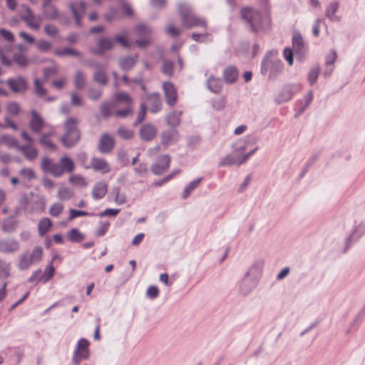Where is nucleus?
Listing matches in <instances>:
<instances>
[{
	"mask_svg": "<svg viewBox=\"0 0 365 365\" xmlns=\"http://www.w3.org/2000/svg\"><path fill=\"white\" fill-rule=\"evenodd\" d=\"M162 71L164 74L171 76L173 74V63L170 61H165L163 64Z\"/></svg>",
	"mask_w": 365,
	"mask_h": 365,
	"instance_id": "603ef678",
	"label": "nucleus"
},
{
	"mask_svg": "<svg viewBox=\"0 0 365 365\" xmlns=\"http://www.w3.org/2000/svg\"><path fill=\"white\" fill-rule=\"evenodd\" d=\"M148 106L150 110L153 113L160 110L162 108V103L160 95L158 93H153L149 96Z\"/></svg>",
	"mask_w": 365,
	"mask_h": 365,
	"instance_id": "5701e85b",
	"label": "nucleus"
},
{
	"mask_svg": "<svg viewBox=\"0 0 365 365\" xmlns=\"http://www.w3.org/2000/svg\"><path fill=\"white\" fill-rule=\"evenodd\" d=\"M140 135L145 140H151L156 135V129L153 125H145L140 130Z\"/></svg>",
	"mask_w": 365,
	"mask_h": 365,
	"instance_id": "393cba45",
	"label": "nucleus"
},
{
	"mask_svg": "<svg viewBox=\"0 0 365 365\" xmlns=\"http://www.w3.org/2000/svg\"><path fill=\"white\" fill-rule=\"evenodd\" d=\"M46 122L43 118L37 113L36 110H32L31 112V120L29 121V127L31 130L36 133H40L46 126Z\"/></svg>",
	"mask_w": 365,
	"mask_h": 365,
	"instance_id": "ddd939ff",
	"label": "nucleus"
},
{
	"mask_svg": "<svg viewBox=\"0 0 365 365\" xmlns=\"http://www.w3.org/2000/svg\"><path fill=\"white\" fill-rule=\"evenodd\" d=\"M56 56H63V55H71L74 56H80V53L76 50L70 48H66L63 50H56L54 53Z\"/></svg>",
	"mask_w": 365,
	"mask_h": 365,
	"instance_id": "5fc2aeb1",
	"label": "nucleus"
},
{
	"mask_svg": "<svg viewBox=\"0 0 365 365\" xmlns=\"http://www.w3.org/2000/svg\"><path fill=\"white\" fill-rule=\"evenodd\" d=\"M128 34L124 33L123 34H119L115 36V41L120 43L123 47L128 48L130 46L129 41L128 40Z\"/></svg>",
	"mask_w": 365,
	"mask_h": 365,
	"instance_id": "6e6d98bb",
	"label": "nucleus"
},
{
	"mask_svg": "<svg viewBox=\"0 0 365 365\" xmlns=\"http://www.w3.org/2000/svg\"><path fill=\"white\" fill-rule=\"evenodd\" d=\"M118 107L117 101L115 103H104L101 106V111L105 118L114 115L113 110Z\"/></svg>",
	"mask_w": 365,
	"mask_h": 365,
	"instance_id": "c85d7f7f",
	"label": "nucleus"
},
{
	"mask_svg": "<svg viewBox=\"0 0 365 365\" xmlns=\"http://www.w3.org/2000/svg\"><path fill=\"white\" fill-rule=\"evenodd\" d=\"M63 208L62 203H53L49 209V214L53 217H58L63 212Z\"/></svg>",
	"mask_w": 365,
	"mask_h": 365,
	"instance_id": "a18cd8bd",
	"label": "nucleus"
},
{
	"mask_svg": "<svg viewBox=\"0 0 365 365\" xmlns=\"http://www.w3.org/2000/svg\"><path fill=\"white\" fill-rule=\"evenodd\" d=\"M94 81L102 84L106 85L108 82V77L103 70L98 69L94 75Z\"/></svg>",
	"mask_w": 365,
	"mask_h": 365,
	"instance_id": "49530a36",
	"label": "nucleus"
},
{
	"mask_svg": "<svg viewBox=\"0 0 365 365\" xmlns=\"http://www.w3.org/2000/svg\"><path fill=\"white\" fill-rule=\"evenodd\" d=\"M41 168L43 171L49 173L54 177H60L63 174L61 163H57L48 158H43L41 161Z\"/></svg>",
	"mask_w": 365,
	"mask_h": 365,
	"instance_id": "1a4fd4ad",
	"label": "nucleus"
},
{
	"mask_svg": "<svg viewBox=\"0 0 365 365\" xmlns=\"http://www.w3.org/2000/svg\"><path fill=\"white\" fill-rule=\"evenodd\" d=\"M240 14L242 19L250 25L252 31H257L260 29L262 16L258 11L250 7H244L242 9Z\"/></svg>",
	"mask_w": 365,
	"mask_h": 365,
	"instance_id": "39448f33",
	"label": "nucleus"
},
{
	"mask_svg": "<svg viewBox=\"0 0 365 365\" xmlns=\"http://www.w3.org/2000/svg\"><path fill=\"white\" fill-rule=\"evenodd\" d=\"M73 196V192L66 187H61L58 190V197L62 200H68Z\"/></svg>",
	"mask_w": 365,
	"mask_h": 365,
	"instance_id": "de8ad7c7",
	"label": "nucleus"
},
{
	"mask_svg": "<svg viewBox=\"0 0 365 365\" xmlns=\"http://www.w3.org/2000/svg\"><path fill=\"white\" fill-rule=\"evenodd\" d=\"M36 46L39 51L46 52L51 48V44L48 41L41 39L36 43Z\"/></svg>",
	"mask_w": 365,
	"mask_h": 365,
	"instance_id": "4d7b16f0",
	"label": "nucleus"
},
{
	"mask_svg": "<svg viewBox=\"0 0 365 365\" xmlns=\"http://www.w3.org/2000/svg\"><path fill=\"white\" fill-rule=\"evenodd\" d=\"M113 146L114 140L110 135L105 133L101 135L98 144V148L101 153H109L113 149Z\"/></svg>",
	"mask_w": 365,
	"mask_h": 365,
	"instance_id": "a211bd4d",
	"label": "nucleus"
},
{
	"mask_svg": "<svg viewBox=\"0 0 365 365\" xmlns=\"http://www.w3.org/2000/svg\"><path fill=\"white\" fill-rule=\"evenodd\" d=\"M337 53L336 51L333 50L326 57L325 64L327 66L333 65L336 60Z\"/></svg>",
	"mask_w": 365,
	"mask_h": 365,
	"instance_id": "338daca9",
	"label": "nucleus"
},
{
	"mask_svg": "<svg viewBox=\"0 0 365 365\" xmlns=\"http://www.w3.org/2000/svg\"><path fill=\"white\" fill-rule=\"evenodd\" d=\"M201 180L202 178H200L189 183L185 188V190L182 194V197L184 199L187 198L190 195V194L200 185Z\"/></svg>",
	"mask_w": 365,
	"mask_h": 365,
	"instance_id": "37998d69",
	"label": "nucleus"
},
{
	"mask_svg": "<svg viewBox=\"0 0 365 365\" xmlns=\"http://www.w3.org/2000/svg\"><path fill=\"white\" fill-rule=\"evenodd\" d=\"M7 113L13 116H16L19 113L20 106L17 103L10 102L6 106Z\"/></svg>",
	"mask_w": 365,
	"mask_h": 365,
	"instance_id": "3c124183",
	"label": "nucleus"
},
{
	"mask_svg": "<svg viewBox=\"0 0 365 365\" xmlns=\"http://www.w3.org/2000/svg\"><path fill=\"white\" fill-rule=\"evenodd\" d=\"M178 11L180 16L182 24L185 28L194 27L206 29L207 23L205 19L195 14L193 9L186 3H180L178 6Z\"/></svg>",
	"mask_w": 365,
	"mask_h": 365,
	"instance_id": "f257e3e1",
	"label": "nucleus"
},
{
	"mask_svg": "<svg viewBox=\"0 0 365 365\" xmlns=\"http://www.w3.org/2000/svg\"><path fill=\"white\" fill-rule=\"evenodd\" d=\"M115 98L117 101L118 107L121 104L124 103L125 108L121 110H118L114 112V115L118 118H125L133 113V99L126 93H117Z\"/></svg>",
	"mask_w": 365,
	"mask_h": 365,
	"instance_id": "20e7f679",
	"label": "nucleus"
},
{
	"mask_svg": "<svg viewBox=\"0 0 365 365\" xmlns=\"http://www.w3.org/2000/svg\"><path fill=\"white\" fill-rule=\"evenodd\" d=\"M56 257L54 256L52 260L50 262L49 264L45 268L44 275L46 277V280L48 282L51 279H52L55 274V269L53 265V262L55 259Z\"/></svg>",
	"mask_w": 365,
	"mask_h": 365,
	"instance_id": "8fccbe9b",
	"label": "nucleus"
},
{
	"mask_svg": "<svg viewBox=\"0 0 365 365\" xmlns=\"http://www.w3.org/2000/svg\"><path fill=\"white\" fill-rule=\"evenodd\" d=\"M282 68V63L280 61L277 62H272L269 60H265L263 61L262 65L261 71L262 73L266 74L267 71H270V77L274 76L277 73L281 71Z\"/></svg>",
	"mask_w": 365,
	"mask_h": 365,
	"instance_id": "2eb2a0df",
	"label": "nucleus"
},
{
	"mask_svg": "<svg viewBox=\"0 0 365 365\" xmlns=\"http://www.w3.org/2000/svg\"><path fill=\"white\" fill-rule=\"evenodd\" d=\"M338 9L339 4L337 2L331 3L326 11L327 17L332 21H339V18L336 16Z\"/></svg>",
	"mask_w": 365,
	"mask_h": 365,
	"instance_id": "f704fd0d",
	"label": "nucleus"
},
{
	"mask_svg": "<svg viewBox=\"0 0 365 365\" xmlns=\"http://www.w3.org/2000/svg\"><path fill=\"white\" fill-rule=\"evenodd\" d=\"M283 56L285 60L289 63V66L293 64V51L289 48H284Z\"/></svg>",
	"mask_w": 365,
	"mask_h": 365,
	"instance_id": "69168bd1",
	"label": "nucleus"
},
{
	"mask_svg": "<svg viewBox=\"0 0 365 365\" xmlns=\"http://www.w3.org/2000/svg\"><path fill=\"white\" fill-rule=\"evenodd\" d=\"M88 215V213L87 212L71 209L69 211L68 220H72L76 217L87 216Z\"/></svg>",
	"mask_w": 365,
	"mask_h": 365,
	"instance_id": "bf43d9fd",
	"label": "nucleus"
},
{
	"mask_svg": "<svg viewBox=\"0 0 365 365\" xmlns=\"http://www.w3.org/2000/svg\"><path fill=\"white\" fill-rule=\"evenodd\" d=\"M78 120L76 118H69L64 123L65 133L61 138L62 144L66 148L73 146L80 139V132L77 128Z\"/></svg>",
	"mask_w": 365,
	"mask_h": 365,
	"instance_id": "f03ea898",
	"label": "nucleus"
},
{
	"mask_svg": "<svg viewBox=\"0 0 365 365\" xmlns=\"http://www.w3.org/2000/svg\"><path fill=\"white\" fill-rule=\"evenodd\" d=\"M163 89L167 104L173 106L178 101L177 89L174 84L169 81L165 82L163 84Z\"/></svg>",
	"mask_w": 365,
	"mask_h": 365,
	"instance_id": "9b49d317",
	"label": "nucleus"
},
{
	"mask_svg": "<svg viewBox=\"0 0 365 365\" xmlns=\"http://www.w3.org/2000/svg\"><path fill=\"white\" fill-rule=\"evenodd\" d=\"M108 192V185L106 182L100 181L96 182L92 190V197L95 200H100L104 197Z\"/></svg>",
	"mask_w": 365,
	"mask_h": 365,
	"instance_id": "412c9836",
	"label": "nucleus"
},
{
	"mask_svg": "<svg viewBox=\"0 0 365 365\" xmlns=\"http://www.w3.org/2000/svg\"><path fill=\"white\" fill-rule=\"evenodd\" d=\"M56 135V133L55 130L52 129L48 133L43 134L39 139V142L44 148L47 149L52 150H56L57 148L56 145L52 140L53 137H55Z\"/></svg>",
	"mask_w": 365,
	"mask_h": 365,
	"instance_id": "aec40b11",
	"label": "nucleus"
},
{
	"mask_svg": "<svg viewBox=\"0 0 365 365\" xmlns=\"http://www.w3.org/2000/svg\"><path fill=\"white\" fill-rule=\"evenodd\" d=\"M180 173V170H176L172 173V174L168 175L167 177L164 178L163 180L156 181L153 182L154 186H161L164 183H166L170 180H171L175 175H178Z\"/></svg>",
	"mask_w": 365,
	"mask_h": 365,
	"instance_id": "052dcab7",
	"label": "nucleus"
},
{
	"mask_svg": "<svg viewBox=\"0 0 365 365\" xmlns=\"http://www.w3.org/2000/svg\"><path fill=\"white\" fill-rule=\"evenodd\" d=\"M34 88H35V93L38 96H43L46 94V90L43 88L41 82L38 79H35L34 81Z\"/></svg>",
	"mask_w": 365,
	"mask_h": 365,
	"instance_id": "e2e57ef3",
	"label": "nucleus"
},
{
	"mask_svg": "<svg viewBox=\"0 0 365 365\" xmlns=\"http://www.w3.org/2000/svg\"><path fill=\"white\" fill-rule=\"evenodd\" d=\"M19 242L14 238H4L0 240V253L14 254L19 251Z\"/></svg>",
	"mask_w": 365,
	"mask_h": 365,
	"instance_id": "9d476101",
	"label": "nucleus"
},
{
	"mask_svg": "<svg viewBox=\"0 0 365 365\" xmlns=\"http://www.w3.org/2000/svg\"><path fill=\"white\" fill-rule=\"evenodd\" d=\"M0 35L9 42H14V41L13 34L5 29H0Z\"/></svg>",
	"mask_w": 365,
	"mask_h": 365,
	"instance_id": "0e129e2a",
	"label": "nucleus"
},
{
	"mask_svg": "<svg viewBox=\"0 0 365 365\" xmlns=\"http://www.w3.org/2000/svg\"><path fill=\"white\" fill-rule=\"evenodd\" d=\"M0 141L9 148H15L18 145L16 139L9 135H3L1 136Z\"/></svg>",
	"mask_w": 365,
	"mask_h": 365,
	"instance_id": "79ce46f5",
	"label": "nucleus"
},
{
	"mask_svg": "<svg viewBox=\"0 0 365 365\" xmlns=\"http://www.w3.org/2000/svg\"><path fill=\"white\" fill-rule=\"evenodd\" d=\"M20 17L26 26L33 30H38L42 23L41 16H36L31 9L27 6L20 13Z\"/></svg>",
	"mask_w": 365,
	"mask_h": 365,
	"instance_id": "423d86ee",
	"label": "nucleus"
},
{
	"mask_svg": "<svg viewBox=\"0 0 365 365\" xmlns=\"http://www.w3.org/2000/svg\"><path fill=\"white\" fill-rule=\"evenodd\" d=\"M20 175L26 180L31 181L36 178L34 170L31 168H23L19 170Z\"/></svg>",
	"mask_w": 365,
	"mask_h": 365,
	"instance_id": "ea45409f",
	"label": "nucleus"
},
{
	"mask_svg": "<svg viewBox=\"0 0 365 365\" xmlns=\"http://www.w3.org/2000/svg\"><path fill=\"white\" fill-rule=\"evenodd\" d=\"M89 342L86 339H81L78 340L75 350L73 361L76 365H78L82 359L88 358L89 350H88Z\"/></svg>",
	"mask_w": 365,
	"mask_h": 365,
	"instance_id": "6e6552de",
	"label": "nucleus"
},
{
	"mask_svg": "<svg viewBox=\"0 0 365 365\" xmlns=\"http://www.w3.org/2000/svg\"><path fill=\"white\" fill-rule=\"evenodd\" d=\"M320 69L319 68H314L312 69L309 73L308 79L311 84L314 83L319 75Z\"/></svg>",
	"mask_w": 365,
	"mask_h": 365,
	"instance_id": "680f3d73",
	"label": "nucleus"
},
{
	"mask_svg": "<svg viewBox=\"0 0 365 365\" xmlns=\"http://www.w3.org/2000/svg\"><path fill=\"white\" fill-rule=\"evenodd\" d=\"M255 150L249 153L246 155L243 156L242 158H237L233 155H229L225 158H223L220 163V166H225V165H240L245 163L249 158L250 155H251Z\"/></svg>",
	"mask_w": 365,
	"mask_h": 365,
	"instance_id": "f3484780",
	"label": "nucleus"
},
{
	"mask_svg": "<svg viewBox=\"0 0 365 365\" xmlns=\"http://www.w3.org/2000/svg\"><path fill=\"white\" fill-rule=\"evenodd\" d=\"M7 85L14 92H21L27 88L26 81L22 77L8 79Z\"/></svg>",
	"mask_w": 365,
	"mask_h": 365,
	"instance_id": "6ab92c4d",
	"label": "nucleus"
},
{
	"mask_svg": "<svg viewBox=\"0 0 365 365\" xmlns=\"http://www.w3.org/2000/svg\"><path fill=\"white\" fill-rule=\"evenodd\" d=\"M52 222L48 217L41 219L38 224V231L41 237H43L51 228Z\"/></svg>",
	"mask_w": 365,
	"mask_h": 365,
	"instance_id": "cd10ccee",
	"label": "nucleus"
},
{
	"mask_svg": "<svg viewBox=\"0 0 365 365\" xmlns=\"http://www.w3.org/2000/svg\"><path fill=\"white\" fill-rule=\"evenodd\" d=\"M109 227H110V223L108 222H101L98 230L96 232V235L98 236L104 235L106 233V232L108 231Z\"/></svg>",
	"mask_w": 365,
	"mask_h": 365,
	"instance_id": "774afa93",
	"label": "nucleus"
},
{
	"mask_svg": "<svg viewBox=\"0 0 365 365\" xmlns=\"http://www.w3.org/2000/svg\"><path fill=\"white\" fill-rule=\"evenodd\" d=\"M21 135L22 138L28 143V145H21L19 147V149L27 160L33 161L38 156V150L33 145V139L26 131H22Z\"/></svg>",
	"mask_w": 365,
	"mask_h": 365,
	"instance_id": "0eeeda50",
	"label": "nucleus"
},
{
	"mask_svg": "<svg viewBox=\"0 0 365 365\" xmlns=\"http://www.w3.org/2000/svg\"><path fill=\"white\" fill-rule=\"evenodd\" d=\"M292 46L296 53H300L302 51L304 48V41L300 35H294L292 38Z\"/></svg>",
	"mask_w": 365,
	"mask_h": 365,
	"instance_id": "a19ab883",
	"label": "nucleus"
},
{
	"mask_svg": "<svg viewBox=\"0 0 365 365\" xmlns=\"http://www.w3.org/2000/svg\"><path fill=\"white\" fill-rule=\"evenodd\" d=\"M207 87L213 93H218L222 88V82L220 78L211 76L207 80Z\"/></svg>",
	"mask_w": 365,
	"mask_h": 365,
	"instance_id": "473e14b6",
	"label": "nucleus"
},
{
	"mask_svg": "<svg viewBox=\"0 0 365 365\" xmlns=\"http://www.w3.org/2000/svg\"><path fill=\"white\" fill-rule=\"evenodd\" d=\"M223 77L225 81L228 83H232L236 81L238 77V71L234 66H227L225 68L223 72Z\"/></svg>",
	"mask_w": 365,
	"mask_h": 365,
	"instance_id": "a878e982",
	"label": "nucleus"
},
{
	"mask_svg": "<svg viewBox=\"0 0 365 365\" xmlns=\"http://www.w3.org/2000/svg\"><path fill=\"white\" fill-rule=\"evenodd\" d=\"M137 56H127L125 58H123L120 61V66L123 70H130L131 69L137 62Z\"/></svg>",
	"mask_w": 365,
	"mask_h": 365,
	"instance_id": "2f4dec72",
	"label": "nucleus"
},
{
	"mask_svg": "<svg viewBox=\"0 0 365 365\" xmlns=\"http://www.w3.org/2000/svg\"><path fill=\"white\" fill-rule=\"evenodd\" d=\"M178 139V134L175 130L168 131L163 133L162 142L165 145L171 144Z\"/></svg>",
	"mask_w": 365,
	"mask_h": 365,
	"instance_id": "58836bf2",
	"label": "nucleus"
},
{
	"mask_svg": "<svg viewBox=\"0 0 365 365\" xmlns=\"http://www.w3.org/2000/svg\"><path fill=\"white\" fill-rule=\"evenodd\" d=\"M43 14L48 19H56L58 17L57 9L49 2H44L43 4Z\"/></svg>",
	"mask_w": 365,
	"mask_h": 365,
	"instance_id": "bb28decb",
	"label": "nucleus"
},
{
	"mask_svg": "<svg viewBox=\"0 0 365 365\" xmlns=\"http://www.w3.org/2000/svg\"><path fill=\"white\" fill-rule=\"evenodd\" d=\"M14 61L21 67H24L29 63V60L24 54H17L14 56Z\"/></svg>",
	"mask_w": 365,
	"mask_h": 365,
	"instance_id": "864d4df0",
	"label": "nucleus"
},
{
	"mask_svg": "<svg viewBox=\"0 0 365 365\" xmlns=\"http://www.w3.org/2000/svg\"><path fill=\"white\" fill-rule=\"evenodd\" d=\"M114 41L111 38H101L98 42V48L93 52L97 54H103L105 51L111 49L113 47Z\"/></svg>",
	"mask_w": 365,
	"mask_h": 365,
	"instance_id": "b1692460",
	"label": "nucleus"
},
{
	"mask_svg": "<svg viewBox=\"0 0 365 365\" xmlns=\"http://www.w3.org/2000/svg\"><path fill=\"white\" fill-rule=\"evenodd\" d=\"M170 158L168 155H161L150 168L151 172L157 175L166 171L170 164Z\"/></svg>",
	"mask_w": 365,
	"mask_h": 365,
	"instance_id": "f8f14e48",
	"label": "nucleus"
},
{
	"mask_svg": "<svg viewBox=\"0 0 365 365\" xmlns=\"http://www.w3.org/2000/svg\"><path fill=\"white\" fill-rule=\"evenodd\" d=\"M28 282L30 283H43L46 284L47 281L46 280V277L44 273L41 269H37L34 271L30 277L28 279Z\"/></svg>",
	"mask_w": 365,
	"mask_h": 365,
	"instance_id": "c756f323",
	"label": "nucleus"
},
{
	"mask_svg": "<svg viewBox=\"0 0 365 365\" xmlns=\"http://www.w3.org/2000/svg\"><path fill=\"white\" fill-rule=\"evenodd\" d=\"M182 112L173 111L166 118L167 123L171 126H178L180 123Z\"/></svg>",
	"mask_w": 365,
	"mask_h": 365,
	"instance_id": "72a5a7b5",
	"label": "nucleus"
},
{
	"mask_svg": "<svg viewBox=\"0 0 365 365\" xmlns=\"http://www.w3.org/2000/svg\"><path fill=\"white\" fill-rule=\"evenodd\" d=\"M43 255V250L40 246L35 247L31 252H24L19 257L18 269L19 270L29 269L33 264H38L41 261Z\"/></svg>",
	"mask_w": 365,
	"mask_h": 365,
	"instance_id": "7ed1b4c3",
	"label": "nucleus"
},
{
	"mask_svg": "<svg viewBox=\"0 0 365 365\" xmlns=\"http://www.w3.org/2000/svg\"><path fill=\"white\" fill-rule=\"evenodd\" d=\"M138 34L142 36V39L136 41V44L140 47H145L150 42L151 30L150 28L145 25H140L136 28Z\"/></svg>",
	"mask_w": 365,
	"mask_h": 365,
	"instance_id": "4468645a",
	"label": "nucleus"
},
{
	"mask_svg": "<svg viewBox=\"0 0 365 365\" xmlns=\"http://www.w3.org/2000/svg\"><path fill=\"white\" fill-rule=\"evenodd\" d=\"M68 180L73 186L76 187H85L88 185V182L86 178L81 175H71Z\"/></svg>",
	"mask_w": 365,
	"mask_h": 365,
	"instance_id": "c9c22d12",
	"label": "nucleus"
},
{
	"mask_svg": "<svg viewBox=\"0 0 365 365\" xmlns=\"http://www.w3.org/2000/svg\"><path fill=\"white\" fill-rule=\"evenodd\" d=\"M70 9L75 17L76 24L80 25L81 19L86 12V4L83 1L73 2L70 4Z\"/></svg>",
	"mask_w": 365,
	"mask_h": 365,
	"instance_id": "dca6fc26",
	"label": "nucleus"
},
{
	"mask_svg": "<svg viewBox=\"0 0 365 365\" xmlns=\"http://www.w3.org/2000/svg\"><path fill=\"white\" fill-rule=\"evenodd\" d=\"M60 163L63 167V173L65 172L71 173L75 168L73 160L67 156H63L60 160Z\"/></svg>",
	"mask_w": 365,
	"mask_h": 365,
	"instance_id": "e433bc0d",
	"label": "nucleus"
},
{
	"mask_svg": "<svg viewBox=\"0 0 365 365\" xmlns=\"http://www.w3.org/2000/svg\"><path fill=\"white\" fill-rule=\"evenodd\" d=\"M86 83L85 76L81 72L78 71L75 76L74 83L77 89H81L84 87Z\"/></svg>",
	"mask_w": 365,
	"mask_h": 365,
	"instance_id": "09e8293b",
	"label": "nucleus"
},
{
	"mask_svg": "<svg viewBox=\"0 0 365 365\" xmlns=\"http://www.w3.org/2000/svg\"><path fill=\"white\" fill-rule=\"evenodd\" d=\"M118 135L123 139L129 140L133 138L134 132L125 127L121 126L118 129Z\"/></svg>",
	"mask_w": 365,
	"mask_h": 365,
	"instance_id": "c03bdc74",
	"label": "nucleus"
},
{
	"mask_svg": "<svg viewBox=\"0 0 365 365\" xmlns=\"http://www.w3.org/2000/svg\"><path fill=\"white\" fill-rule=\"evenodd\" d=\"M71 242H80L84 239V235L76 228L71 229L67 234Z\"/></svg>",
	"mask_w": 365,
	"mask_h": 365,
	"instance_id": "4c0bfd02",
	"label": "nucleus"
},
{
	"mask_svg": "<svg viewBox=\"0 0 365 365\" xmlns=\"http://www.w3.org/2000/svg\"><path fill=\"white\" fill-rule=\"evenodd\" d=\"M91 167L96 171L102 173H108L110 171V167L104 159L93 158L91 162Z\"/></svg>",
	"mask_w": 365,
	"mask_h": 365,
	"instance_id": "4be33fe9",
	"label": "nucleus"
},
{
	"mask_svg": "<svg viewBox=\"0 0 365 365\" xmlns=\"http://www.w3.org/2000/svg\"><path fill=\"white\" fill-rule=\"evenodd\" d=\"M165 30L168 35L173 37L178 36L182 33V29L176 28L173 24H169Z\"/></svg>",
	"mask_w": 365,
	"mask_h": 365,
	"instance_id": "13d9d810",
	"label": "nucleus"
},
{
	"mask_svg": "<svg viewBox=\"0 0 365 365\" xmlns=\"http://www.w3.org/2000/svg\"><path fill=\"white\" fill-rule=\"evenodd\" d=\"M11 264L4 259H0V279H5L10 277Z\"/></svg>",
	"mask_w": 365,
	"mask_h": 365,
	"instance_id": "7c9ffc66",
	"label": "nucleus"
}]
</instances>
